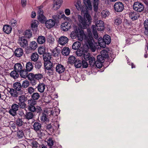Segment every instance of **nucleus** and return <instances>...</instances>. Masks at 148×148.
Returning <instances> with one entry per match:
<instances>
[{
    "label": "nucleus",
    "instance_id": "obj_29",
    "mask_svg": "<svg viewBox=\"0 0 148 148\" xmlns=\"http://www.w3.org/2000/svg\"><path fill=\"white\" fill-rule=\"evenodd\" d=\"M45 69H54L53 67V63L51 61L45 62L44 64Z\"/></svg>",
    "mask_w": 148,
    "mask_h": 148
},
{
    "label": "nucleus",
    "instance_id": "obj_32",
    "mask_svg": "<svg viewBox=\"0 0 148 148\" xmlns=\"http://www.w3.org/2000/svg\"><path fill=\"white\" fill-rule=\"evenodd\" d=\"M33 68V66L32 62H29L27 63L25 69L27 71L29 72L31 71L32 70Z\"/></svg>",
    "mask_w": 148,
    "mask_h": 148
},
{
    "label": "nucleus",
    "instance_id": "obj_8",
    "mask_svg": "<svg viewBox=\"0 0 148 148\" xmlns=\"http://www.w3.org/2000/svg\"><path fill=\"white\" fill-rule=\"evenodd\" d=\"M133 9L135 11L141 12L143 10L144 6L142 3L136 2L133 5Z\"/></svg>",
    "mask_w": 148,
    "mask_h": 148
},
{
    "label": "nucleus",
    "instance_id": "obj_53",
    "mask_svg": "<svg viewBox=\"0 0 148 148\" xmlns=\"http://www.w3.org/2000/svg\"><path fill=\"white\" fill-rule=\"evenodd\" d=\"M29 85V82L27 80L23 81L21 86L22 88H27Z\"/></svg>",
    "mask_w": 148,
    "mask_h": 148
},
{
    "label": "nucleus",
    "instance_id": "obj_25",
    "mask_svg": "<svg viewBox=\"0 0 148 148\" xmlns=\"http://www.w3.org/2000/svg\"><path fill=\"white\" fill-rule=\"evenodd\" d=\"M3 29L5 33L8 34L11 32L12 28L10 26L8 25H6L3 26Z\"/></svg>",
    "mask_w": 148,
    "mask_h": 148
},
{
    "label": "nucleus",
    "instance_id": "obj_51",
    "mask_svg": "<svg viewBox=\"0 0 148 148\" xmlns=\"http://www.w3.org/2000/svg\"><path fill=\"white\" fill-rule=\"evenodd\" d=\"M46 49L44 47H40L38 48V52L40 54H44L45 53Z\"/></svg>",
    "mask_w": 148,
    "mask_h": 148
},
{
    "label": "nucleus",
    "instance_id": "obj_52",
    "mask_svg": "<svg viewBox=\"0 0 148 148\" xmlns=\"http://www.w3.org/2000/svg\"><path fill=\"white\" fill-rule=\"evenodd\" d=\"M110 14L108 10H103L101 12V16L103 18H106Z\"/></svg>",
    "mask_w": 148,
    "mask_h": 148
},
{
    "label": "nucleus",
    "instance_id": "obj_42",
    "mask_svg": "<svg viewBox=\"0 0 148 148\" xmlns=\"http://www.w3.org/2000/svg\"><path fill=\"white\" fill-rule=\"evenodd\" d=\"M40 120L42 122L47 123L49 121V120L47 118V115L45 113H43L40 117Z\"/></svg>",
    "mask_w": 148,
    "mask_h": 148
},
{
    "label": "nucleus",
    "instance_id": "obj_21",
    "mask_svg": "<svg viewBox=\"0 0 148 148\" xmlns=\"http://www.w3.org/2000/svg\"><path fill=\"white\" fill-rule=\"evenodd\" d=\"M84 3L85 7L86 8V11L87 10H91L92 9V6L90 0H83Z\"/></svg>",
    "mask_w": 148,
    "mask_h": 148
},
{
    "label": "nucleus",
    "instance_id": "obj_16",
    "mask_svg": "<svg viewBox=\"0 0 148 148\" xmlns=\"http://www.w3.org/2000/svg\"><path fill=\"white\" fill-rule=\"evenodd\" d=\"M65 70L64 66L60 64L57 65L56 68V71L58 73L60 74L64 72Z\"/></svg>",
    "mask_w": 148,
    "mask_h": 148
},
{
    "label": "nucleus",
    "instance_id": "obj_56",
    "mask_svg": "<svg viewBox=\"0 0 148 148\" xmlns=\"http://www.w3.org/2000/svg\"><path fill=\"white\" fill-rule=\"evenodd\" d=\"M11 122L12 123H13L10 124L9 127L12 132H16L17 130V128L16 127L15 124L13 123L12 121H11Z\"/></svg>",
    "mask_w": 148,
    "mask_h": 148
},
{
    "label": "nucleus",
    "instance_id": "obj_59",
    "mask_svg": "<svg viewBox=\"0 0 148 148\" xmlns=\"http://www.w3.org/2000/svg\"><path fill=\"white\" fill-rule=\"evenodd\" d=\"M101 55L106 58H108L109 57L108 52L107 51L105 50H102L101 52Z\"/></svg>",
    "mask_w": 148,
    "mask_h": 148
},
{
    "label": "nucleus",
    "instance_id": "obj_43",
    "mask_svg": "<svg viewBox=\"0 0 148 148\" xmlns=\"http://www.w3.org/2000/svg\"><path fill=\"white\" fill-rule=\"evenodd\" d=\"M99 0H93V10L95 12H97L98 10L99 3Z\"/></svg>",
    "mask_w": 148,
    "mask_h": 148
},
{
    "label": "nucleus",
    "instance_id": "obj_41",
    "mask_svg": "<svg viewBox=\"0 0 148 148\" xmlns=\"http://www.w3.org/2000/svg\"><path fill=\"white\" fill-rule=\"evenodd\" d=\"M24 38H30L32 35V33L31 30L30 29L26 30L24 33Z\"/></svg>",
    "mask_w": 148,
    "mask_h": 148
},
{
    "label": "nucleus",
    "instance_id": "obj_64",
    "mask_svg": "<svg viewBox=\"0 0 148 148\" xmlns=\"http://www.w3.org/2000/svg\"><path fill=\"white\" fill-rule=\"evenodd\" d=\"M42 64L40 61H38L35 63V67L36 69H39L41 68Z\"/></svg>",
    "mask_w": 148,
    "mask_h": 148
},
{
    "label": "nucleus",
    "instance_id": "obj_9",
    "mask_svg": "<svg viewBox=\"0 0 148 148\" xmlns=\"http://www.w3.org/2000/svg\"><path fill=\"white\" fill-rule=\"evenodd\" d=\"M14 89L19 92V94L21 95L24 92V89L22 88L21 83L19 82H16L13 84Z\"/></svg>",
    "mask_w": 148,
    "mask_h": 148
},
{
    "label": "nucleus",
    "instance_id": "obj_26",
    "mask_svg": "<svg viewBox=\"0 0 148 148\" xmlns=\"http://www.w3.org/2000/svg\"><path fill=\"white\" fill-rule=\"evenodd\" d=\"M41 127V124L38 122H35L33 125V129L36 132L39 131Z\"/></svg>",
    "mask_w": 148,
    "mask_h": 148
},
{
    "label": "nucleus",
    "instance_id": "obj_18",
    "mask_svg": "<svg viewBox=\"0 0 148 148\" xmlns=\"http://www.w3.org/2000/svg\"><path fill=\"white\" fill-rule=\"evenodd\" d=\"M68 38L65 36H62L58 40L59 43L61 45H65L68 42Z\"/></svg>",
    "mask_w": 148,
    "mask_h": 148
},
{
    "label": "nucleus",
    "instance_id": "obj_22",
    "mask_svg": "<svg viewBox=\"0 0 148 148\" xmlns=\"http://www.w3.org/2000/svg\"><path fill=\"white\" fill-rule=\"evenodd\" d=\"M24 68L21 64L18 63L15 64L14 66V70L19 73L21 72Z\"/></svg>",
    "mask_w": 148,
    "mask_h": 148
},
{
    "label": "nucleus",
    "instance_id": "obj_19",
    "mask_svg": "<svg viewBox=\"0 0 148 148\" xmlns=\"http://www.w3.org/2000/svg\"><path fill=\"white\" fill-rule=\"evenodd\" d=\"M28 71H27L26 69L24 68L21 72L19 73V74L21 78H27L30 81L29 78V73H28Z\"/></svg>",
    "mask_w": 148,
    "mask_h": 148
},
{
    "label": "nucleus",
    "instance_id": "obj_50",
    "mask_svg": "<svg viewBox=\"0 0 148 148\" xmlns=\"http://www.w3.org/2000/svg\"><path fill=\"white\" fill-rule=\"evenodd\" d=\"M83 56L85 60L86 61L89 60V59L92 57L90 56V53L87 52V50H85Z\"/></svg>",
    "mask_w": 148,
    "mask_h": 148
},
{
    "label": "nucleus",
    "instance_id": "obj_6",
    "mask_svg": "<svg viewBox=\"0 0 148 148\" xmlns=\"http://www.w3.org/2000/svg\"><path fill=\"white\" fill-rule=\"evenodd\" d=\"M45 124V127L46 129L51 132L57 130L59 126V125L56 122L54 123V127L52 126L51 123H49V121L47 123H46Z\"/></svg>",
    "mask_w": 148,
    "mask_h": 148
},
{
    "label": "nucleus",
    "instance_id": "obj_49",
    "mask_svg": "<svg viewBox=\"0 0 148 148\" xmlns=\"http://www.w3.org/2000/svg\"><path fill=\"white\" fill-rule=\"evenodd\" d=\"M54 70V69H45V71L46 73L50 77H52V76L53 75Z\"/></svg>",
    "mask_w": 148,
    "mask_h": 148
},
{
    "label": "nucleus",
    "instance_id": "obj_4",
    "mask_svg": "<svg viewBox=\"0 0 148 148\" xmlns=\"http://www.w3.org/2000/svg\"><path fill=\"white\" fill-rule=\"evenodd\" d=\"M37 102L28 101V110L30 112L32 113L36 112L40 114L42 111L41 107L40 106H35L37 104Z\"/></svg>",
    "mask_w": 148,
    "mask_h": 148
},
{
    "label": "nucleus",
    "instance_id": "obj_13",
    "mask_svg": "<svg viewBox=\"0 0 148 148\" xmlns=\"http://www.w3.org/2000/svg\"><path fill=\"white\" fill-rule=\"evenodd\" d=\"M96 25L97 29V30L101 31L104 29V25L103 21L101 20L97 21Z\"/></svg>",
    "mask_w": 148,
    "mask_h": 148
},
{
    "label": "nucleus",
    "instance_id": "obj_46",
    "mask_svg": "<svg viewBox=\"0 0 148 148\" xmlns=\"http://www.w3.org/2000/svg\"><path fill=\"white\" fill-rule=\"evenodd\" d=\"M77 60L75 56H71L68 58V61L70 64H74Z\"/></svg>",
    "mask_w": 148,
    "mask_h": 148
},
{
    "label": "nucleus",
    "instance_id": "obj_11",
    "mask_svg": "<svg viewBox=\"0 0 148 148\" xmlns=\"http://www.w3.org/2000/svg\"><path fill=\"white\" fill-rule=\"evenodd\" d=\"M75 6L78 10L81 11L82 12L86 11V8L84 5L82 6L81 1L80 0H77Z\"/></svg>",
    "mask_w": 148,
    "mask_h": 148
},
{
    "label": "nucleus",
    "instance_id": "obj_31",
    "mask_svg": "<svg viewBox=\"0 0 148 148\" xmlns=\"http://www.w3.org/2000/svg\"><path fill=\"white\" fill-rule=\"evenodd\" d=\"M19 72L14 70L12 71L10 73V76L14 79L17 78L19 76Z\"/></svg>",
    "mask_w": 148,
    "mask_h": 148
},
{
    "label": "nucleus",
    "instance_id": "obj_39",
    "mask_svg": "<svg viewBox=\"0 0 148 148\" xmlns=\"http://www.w3.org/2000/svg\"><path fill=\"white\" fill-rule=\"evenodd\" d=\"M70 52L69 49L66 47H64L62 49V54L65 56L68 55Z\"/></svg>",
    "mask_w": 148,
    "mask_h": 148
},
{
    "label": "nucleus",
    "instance_id": "obj_15",
    "mask_svg": "<svg viewBox=\"0 0 148 148\" xmlns=\"http://www.w3.org/2000/svg\"><path fill=\"white\" fill-rule=\"evenodd\" d=\"M129 17L132 21L137 19L140 16L139 13L134 11L129 12Z\"/></svg>",
    "mask_w": 148,
    "mask_h": 148
},
{
    "label": "nucleus",
    "instance_id": "obj_23",
    "mask_svg": "<svg viewBox=\"0 0 148 148\" xmlns=\"http://www.w3.org/2000/svg\"><path fill=\"white\" fill-rule=\"evenodd\" d=\"M34 117L33 113L30 112H27L24 115V119L27 121L33 119Z\"/></svg>",
    "mask_w": 148,
    "mask_h": 148
},
{
    "label": "nucleus",
    "instance_id": "obj_62",
    "mask_svg": "<svg viewBox=\"0 0 148 148\" xmlns=\"http://www.w3.org/2000/svg\"><path fill=\"white\" fill-rule=\"evenodd\" d=\"M30 144L32 147L36 148L38 147L39 145L38 143L35 140L32 141L30 143Z\"/></svg>",
    "mask_w": 148,
    "mask_h": 148
},
{
    "label": "nucleus",
    "instance_id": "obj_47",
    "mask_svg": "<svg viewBox=\"0 0 148 148\" xmlns=\"http://www.w3.org/2000/svg\"><path fill=\"white\" fill-rule=\"evenodd\" d=\"M144 25L145 29L144 33L145 35L148 36V19L144 21Z\"/></svg>",
    "mask_w": 148,
    "mask_h": 148
},
{
    "label": "nucleus",
    "instance_id": "obj_33",
    "mask_svg": "<svg viewBox=\"0 0 148 148\" xmlns=\"http://www.w3.org/2000/svg\"><path fill=\"white\" fill-rule=\"evenodd\" d=\"M38 47L36 42L35 41L31 42L29 44V47L32 50H35Z\"/></svg>",
    "mask_w": 148,
    "mask_h": 148
},
{
    "label": "nucleus",
    "instance_id": "obj_57",
    "mask_svg": "<svg viewBox=\"0 0 148 148\" xmlns=\"http://www.w3.org/2000/svg\"><path fill=\"white\" fill-rule=\"evenodd\" d=\"M54 142L53 139L52 138H49L47 140V145L50 147H51L53 145Z\"/></svg>",
    "mask_w": 148,
    "mask_h": 148
},
{
    "label": "nucleus",
    "instance_id": "obj_5",
    "mask_svg": "<svg viewBox=\"0 0 148 148\" xmlns=\"http://www.w3.org/2000/svg\"><path fill=\"white\" fill-rule=\"evenodd\" d=\"M29 78L32 86H35L38 80L41 79L43 77V75L40 73L34 74L33 73H29Z\"/></svg>",
    "mask_w": 148,
    "mask_h": 148
},
{
    "label": "nucleus",
    "instance_id": "obj_30",
    "mask_svg": "<svg viewBox=\"0 0 148 148\" xmlns=\"http://www.w3.org/2000/svg\"><path fill=\"white\" fill-rule=\"evenodd\" d=\"M51 56L49 53H45L43 55V59L45 62L50 61L51 58Z\"/></svg>",
    "mask_w": 148,
    "mask_h": 148
},
{
    "label": "nucleus",
    "instance_id": "obj_45",
    "mask_svg": "<svg viewBox=\"0 0 148 148\" xmlns=\"http://www.w3.org/2000/svg\"><path fill=\"white\" fill-rule=\"evenodd\" d=\"M81 46V43L80 42L77 41L75 42L72 45V48L74 50L78 49Z\"/></svg>",
    "mask_w": 148,
    "mask_h": 148
},
{
    "label": "nucleus",
    "instance_id": "obj_35",
    "mask_svg": "<svg viewBox=\"0 0 148 148\" xmlns=\"http://www.w3.org/2000/svg\"><path fill=\"white\" fill-rule=\"evenodd\" d=\"M45 87V85L44 83L40 84L37 87L38 90L41 93L44 92Z\"/></svg>",
    "mask_w": 148,
    "mask_h": 148
},
{
    "label": "nucleus",
    "instance_id": "obj_44",
    "mask_svg": "<svg viewBox=\"0 0 148 148\" xmlns=\"http://www.w3.org/2000/svg\"><path fill=\"white\" fill-rule=\"evenodd\" d=\"M82 62L81 60L77 59L74 63V66L76 68H81L82 66Z\"/></svg>",
    "mask_w": 148,
    "mask_h": 148
},
{
    "label": "nucleus",
    "instance_id": "obj_40",
    "mask_svg": "<svg viewBox=\"0 0 148 148\" xmlns=\"http://www.w3.org/2000/svg\"><path fill=\"white\" fill-rule=\"evenodd\" d=\"M39 56L37 53H33L30 58L31 60L34 62L36 61L38 59Z\"/></svg>",
    "mask_w": 148,
    "mask_h": 148
},
{
    "label": "nucleus",
    "instance_id": "obj_12",
    "mask_svg": "<svg viewBox=\"0 0 148 148\" xmlns=\"http://www.w3.org/2000/svg\"><path fill=\"white\" fill-rule=\"evenodd\" d=\"M18 43L22 47L25 48L28 46L27 41L25 38L24 37H19Z\"/></svg>",
    "mask_w": 148,
    "mask_h": 148
},
{
    "label": "nucleus",
    "instance_id": "obj_3",
    "mask_svg": "<svg viewBox=\"0 0 148 148\" xmlns=\"http://www.w3.org/2000/svg\"><path fill=\"white\" fill-rule=\"evenodd\" d=\"M43 10L40 6L38 11V21L41 23H44L45 22L46 27L48 29L51 28L55 25V21L52 19H49L46 21V19L43 15Z\"/></svg>",
    "mask_w": 148,
    "mask_h": 148
},
{
    "label": "nucleus",
    "instance_id": "obj_60",
    "mask_svg": "<svg viewBox=\"0 0 148 148\" xmlns=\"http://www.w3.org/2000/svg\"><path fill=\"white\" fill-rule=\"evenodd\" d=\"M105 58H106L101 55H99L97 56V61L104 62L105 61Z\"/></svg>",
    "mask_w": 148,
    "mask_h": 148
},
{
    "label": "nucleus",
    "instance_id": "obj_38",
    "mask_svg": "<svg viewBox=\"0 0 148 148\" xmlns=\"http://www.w3.org/2000/svg\"><path fill=\"white\" fill-rule=\"evenodd\" d=\"M8 142V140L7 136L0 138V144L1 145H5Z\"/></svg>",
    "mask_w": 148,
    "mask_h": 148
},
{
    "label": "nucleus",
    "instance_id": "obj_61",
    "mask_svg": "<svg viewBox=\"0 0 148 148\" xmlns=\"http://www.w3.org/2000/svg\"><path fill=\"white\" fill-rule=\"evenodd\" d=\"M17 136L18 138H22L24 136V134L22 130H19L17 132Z\"/></svg>",
    "mask_w": 148,
    "mask_h": 148
},
{
    "label": "nucleus",
    "instance_id": "obj_55",
    "mask_svg": "<svg viewBox=\"0 0 148 148\" xmlns=\"http://www.w3.org/2000/svg\"><path fill=\"white\" fill-rule=\"evenodd\" d=\"M122 22V20L121 19L120 16H117L114 20V24L116 25H119Z\"/></svg>",
    "mask_w": 148,
    "mask_h": 148
},
{
    "label": "nucleus",
    "instance_id": "obj_10",
    "mask_svg": "<svg viewBox=\"0 0 148 148\" xmlns=\"http://www.w3.org/2000/svg\"><path fill=\"white\" fill-rule=\"evenodd\" d=\"M114 8L116 12H121L123 10L124 6L121 2H116L114 5Z\"/></svg>",
    "mask_w": 148,
    "mask_h": 148
},
{
    "label": "nucleus",
    "instance_id": "obj_34",
    "mask_svg": "<svg viewBox=\"0 0 148 148\" xmlns=\"http://www.w3.org/2000/svg\"><path fill=\"white\" fill-rule=\"evenodd\" d=\"M103 41H104L106 43L107 45H108L111 42V37L108 35H104L103 38Z\"/></svg>",
    "mask_w": 148,
    "mask_h": 148
},
{
    "label": "nucleus",
    "instance_id": "obj_58",
    "mask_svg": "<svg viewBox=\"0 0 148 148\" xmlns=\"http://www.w3.org/2000/svg\"><path fill=\"white\" fill-rule=\"evenodd\" d=\"M84 51L78 49L76 52V55L78 56H83V55L85 52Z\"/></svg>",
    "mask_w": 148,
    "mask_h": 148
},
{
    "label": "nucleus",
    "instance_id": "obj_36",
    "mask_svg": "<svg viewBox=\"0 0 148 148\" xmlns=\"http://www.w3.org/2000/svg\"><path fill=\"white\" fill-rule=\"evenodd\" d=\"M46 41L45 37L42 36H39L37 39V42L38 44H44Z\"/></svg>",
    "mask_w": 148,
    "mask_h": 148
},
{
    "label": "nucleus",
    "instance_id": "obj_27",
    "mask_svg": "<svg viewBox=\"0 0 148 148\" xmlns=\"http://www.w3.org/2000/svg\"><path fill=\"white\" fill-rule=\"evenodd\" d=\"M9 92L11 96L14 97H17L20 95L19 92L13 88H10Z\"/></svg>",
    "mask_w": 148,
    "mask_h": 148
},
{
    "label": "nucleus",
    "instance_id": "obj_37",
    "mask_svg": "<svg viewBox=\"0 0 148 148\" xmlns=\"http://www.w3.org/2000/svg\"><path fill=\"white\" fill-rule=\"evenodd\" d=\"M98 43L99 46L102 48H104L106 46V44L105 43L102 38H99Z\"/></svg>",
    "mask_w": 148,
    "mask_h": 148
},
{
    "label": "nucleus",
    "instance_id": "obj_2",
    "mask_svg": "<svg viewBox=\"0 0 148 148\" xmlns=\"http://www.w3.org/2000/svg\"><path fill=\"white\" fill-rule=\"evenodd\" d=\"M77 18L79 26L81 29H86L91 23L92 19L91 16L88 13H85L83 17L80 15H78Z\"/></svg>",
    "mask_w": 148,
    "mask_h": 148
},
{
    "label": "nucleus",
    "instance_id": "obj_17",
    "mask_svg": "<svg viewBox=\"0 0 148 148\" xmlns=\"http://www.w3.org/2000/svg\"><path fill=\"white\" fill-rule=\"evenodd\" d=\"M62 2V0H54L53 7L54 9L57 10L60 7Z\"/></svg>",
    "mask_w": 148,
    "mask_h": 148
},
{
    "label": "nucleus",
    "instance_id": "obj_54",
    "mask_svg": "<svg viewBox=\"0 0 148 148\" xmlns=\"http://www.w3.org/2000/svg\"><path fill=\"white\" fill-rule=\"evenodd\" d=\"M23 122L22 118H18L16 121V123L18 127H21L23 125Z\"/></svg>",
    "mask_w": 148,
    "mask_h": 148
},
{
    "label": "nucleus",
    "instance_id": "obj_24",
    "mask_svg": "<svg viewBox=\"0 0 148 148\" xmlns=\"http://www.w3.org/2000/svg\"><path fill=\"white\" fill-rule=\"evenodd\" d=\"M23 53V50L21 48H17L14 51V55L17 57H21Z\"/></svg>",
    "mask_w": 148,
    "mask_h": 148
},
{
    "label": "nucleus",
    "instance_id": "obj_1",
    "mask_svg": "<svg viewBox=\"0 0 148 148\" xmlns=\"http://www.w3.org/2000/svg\"><path fill=\"white\" fill-rule=\"evenodd\" d=\"M70 36L71 38L74 39L77 38L81 41L84 39L88 47L90 48L92 52H94L95 51V43L91 32H88L87 36L85 34L84 30L76 28L71 32Z\"/></svg>",
    "mask_w": 148,
    "mask_h": 148
},
{
    "label": "nucleus",
    "instance_id": "obj_48",
    "mask_svg": "<svg viewBox=\"0 0 148 148\" xmlns=\"http://www.w3.org/2000/svg\"><path fill=\"white\" fill-rule=\"evenodd\" d=\"M88 60L89 61V64L91 66H93L95 65L96 61L95 60V58L94 57L92 56Z\"/></svg>",
    "mask_w": 148,
    "mask_h": 148
},
{
    "label": "nucleus",
    "instance_id": "obj_7",
    "mask_svg": "<svg viewBox=\"0 0 148 148\" xmlns=\"http://www.w3.org/2000/svg\"><path fill=\"white\" fill-rule=\"evenodd\" d=\"M19 108V104L14 103L11 106V108L8 111L9 113L13 116H16L17 115L16 112L18 110Z\"/></svg>",
    "mask_w": 148,
    "mask_h": 148
},
{
    "label": "nucleus",
    "instance_id": "obj_20",
    "mask_svg": "<svg viewBox=\"0 0 148 148\" xmlns=\"http://www.w3.org/2000/svg\"><path fill=\"white\" fill-rule=\"evenodd\" d=\"M40 97V96L38 92L33 93L31 95V98L28 100V101H34V102H37L36 100H38Z\"/></svg>",
    "mask_w": 148,
    "mask_h": 148
},
{
    "label": "nucleus",
    "instance_id": "obj_14",
    "mask_svg": "<svg viewBox=\"0 0 148 148\" xmlns=\"http://www.w3.org/2000/svg\"><path fill=\"white\" fill-rule=\"evenodd\" d=\"M71 27V24L66 22L62 23L61 25L62 30L64 31H67Z\"/></svg>",
    "mask_w": 148,
    "mask_h": 148
},
{
    "label": "nucleus",
    "instance_id": "obj_63",
    "mask_svg": "<svg viewBox=\"0 0 148 148\" xmlns=\"http://www.w3.org/2000/svg\"><path fill=\"white\" fill-rule=\"evenodd\" d=\"M103 63V62L96 61L95 65L97 68L100 69L102 67Z\"/></svg>",
    "mask_w": 148,
    "mask_h": 148
},
{
    "label": "nucleus",
    "instance_id": "obj_28",
    "mask_svg": "<svg viewBox=\"0 0 148 148\" xmlns=\"http://www.w3.org/2000/svg\"><path fill=\"white\" fill-rule=\"evenodd\" d=\"M38 23V22L37 20H34L32 21V23L31 24V27L32 30H36Z\"/></svg>",
    "mask_w": 148,
    "mask_h": 148
}]
</instances>
